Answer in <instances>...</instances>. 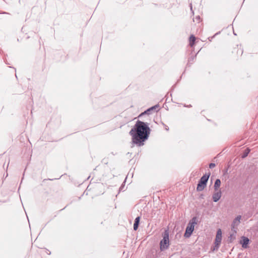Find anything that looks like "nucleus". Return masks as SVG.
Segmentation results:
<instances>
[{
    "instance_id": "423d86ee",
    "label": "nucleus",
    "mask_w": 258,
    "mask_h": 258,
    "mask_svg": "<svg viewBox=\"0 0 258 258\" xmlns=\"http://www.w3.org/2000/svg\"><path fill=\"white\" fill-rule=\"evenodd\" d=\"M221 197V192L220 190L215 191L213 195L212 199L214 202H217Z\"/></svg>"
},
{
    "instance_id": "7ed1b4c3",
    "label": "nucleus",
    "mask_w": 258,
    "mask_h": 258,
    "mask_svg": "<svg viewBox=\"0 0 258 258\" xmlns=\"http://www.w3.org/2000/svg\"><path fill=\"white\" fill-rule=\"evenodd\" d=\"M222 238V233L221 229H218L216 235V238L214 241V245L213 248H211L212 251L218 250L219 248L221 243Z\"/></svg>"
},
{
    "instance_id": "4468645a",
    "label": "nucleus",
    "mask_w": 258,
    "mask_h": 258,
    "mask_svg": "<svg viewBox=\"0 0 258 258\" xmlns=\"http://www.w3.org/2000/svg\"><path fill=\"white\" fill-rule=\"evenodd\" d=\"M154 108H155V106L154 107H152L149 109H148V110H147L146 111H145L144 112L142 113L141 115H142L144 114H149L150 113V112L152 110H153Z\"/></svg>"
},
{
    "instance_id": "9b49d317",
    "label": "nucleus",
    "mask_w": 258,
    "mask_h": 258,
    "mask_svg": "<svg viewBox=\"0 0 258 258\" xmlns=\"http://www.w3.org/2000/svg\"><path fill=\"white\" fill-rule=\"evenodd\" d=\"M140 220V217H138L135 219V223L134 224V229L135 230H137L138 228Z\"/></svg>"
},
{
    "instance_id": "6e6552de",
    "label": "nucleus",
    "mask_w": 258,
    "mask_h": 258,
    "mask_svg": "<svg viewBox=\"0 0 258 258\" xmlns=\"http://www.w3.org/2000/svg\"><path fill=\"white\" fill-rule=\"evenodd\" d=\"M248 242L249 239H248V238L243 237L241 242V243L242 244L243 247L246 248L247 247V245L248 244Z\"/></svg>"
},
{
    "instance_id": "9d476101",
    "label": "nucleus",
    "mask_w": 258,
    "mask_h": 258,
    "mask_svg": "<svg viewBox=\"0 0 258 258\" xmlns=\"http://www.w3.org/2000/svg\"><path fill=\"white\" fill-rule=\"evenodd\" d=\"M196 38L194 36V35H191L189 37V45L191 47H194L195 43Z\"/></svg>"
},
{
    "instance_id": "f8f14e48",
    "label": "nucleus",
    "mask_w": 258,
    "mask_h": 258,
    "mask_svg": "<svg viewBox=\"0 0 258 258\" xmlns=\"http://www.w3.org/2000/svg\"><path fill=\"white\" fill-rule=\"evenodd\" d=\"M249 152H250V150L248 148H247L246 149H245L242 155V158L246 157L249 154Z\"/></svg>"
},
{
    "instance_id": "f257e3e1",
    "label": "nucleus",
    "mask_w": 258,
    "mask_h": 258,
    "mask_svg": "<svg viewBox=\"0 0 258 258\" xmlns=\"http://www.w3.org/2000/svg\"><path fill=\"white\" fill-rule=\"evenodd\" d=\"M149 133L150 128L148 124L141 121H138L130 132V134L132 137V142L138 146L144 145V142L147 139Z\"/></svg>"
},
{
    "instance_id": "39448f33",
    "label": "nucleus",
    "mask_w": 258,
    "mask_h": 258,
    "mask_svg": "<svg viewBox=\"0 0 258 258\" xmlns=\"http://www.w3.org/2000/svg\"><path fill=\"white\" fill-rule=\"evenodd\" d=\"M210 174L204 175L200 179L199 183L198 184L197 187V191H202L203 190L206 186L207 182L209 179Z\"/></svg>"
},
{
    "instance_id": "0eeeda50",
    "label": "nucleus",
    "mask_w": 258,
    "mask_h": 258,
    "mask_svg": "<svg viewBox=\"0 0 258 258\" xmlns=\"http://www.w3.org/2000/svg\"><path fill=\"white\" fill-rule=\"evenodd\" d=\"M241 216H238L233 221L232 223V226L234 228L235 226H237L240 221Z\"/></svg>"
},
{
    "instance_id": "2eb2a0df",
    "label": "nucleus",
    "mask_w": 258,
    "mask_h": 258,
    "mask_svg": "<svg viewBox=\"0 0 258 258\" xmlns=\"http://www.w3.org/2000/svg\"><path fill=\"white\" fill-rule=\"evenodd\" d=\"M214 167H215V164L214 163H210V165H209V167L210 168H214Z\"/></svg>"
},
{
    "instance_id": "f03ea898",
    "label": "nucleus",
    "mask_w": 258,
    "mask_h": 258,
    "mask_svg": "<svg viewBox=\"0 0 258 258\" xmlns=\"http://www.w3.org/2000/svg\"><path fill=\"white\" fill-rule=\"evenodd\" d=\"M169 245V233L166 230L163 234V239L160 241V248L161 250H164L168 248Z\"/></svg>"
},
{
    "instance_id": "ddd939ff",
    "label": "nucleus",
    "mask_w": 258,
    "mask_h": 258,
    "mask_svg": "<svg viewBox=\"0 0 258 258\" xmlns=\"http://www.w3.org/2000/svg\"><path fill=\"white\" fill-rule=\"evenodd\" d=\"M194 22H197L199 24L201 22V18L199 16H196L193 19Z\"/></svg>"
},
{
    "instance_id": "1a4fd4ad",
    "label": "nucleus",
    "mask_w": 258,
    "mask_h": 258,
    "mask_svg": "<svg viewBox=\"0 0 258 258\" xmlns=\"http://www.w3.org/2000/svg\"><path fill=\"white\" fill-rule=\"evenodd\" d=\"M221 185V181L219 179H217L216 180L214 183V189L215 191L220 190L219 188L220 187Z\"/></svg>"
},
{
    "instance_id": "20e7f679",
    "label": "nucleus",
    "mask_w": 258,
    "mask_h": 258,
    "mask_svg": "<svg viewBox=\"0 0 258 258\" xmlns=\"http://www.w3.org/2000/svg\"><path fill=\"white\" fill-rule=\"evenodd\" d=\"M196 224V219L194 218L192 219L191 221L188 224L185 232L184 233V237H189L192 234L194 228Z\"/></svg>"
}]
</instances>
